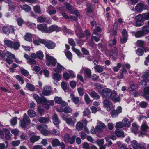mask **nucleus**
Returning a JSON list of instances; mask_svg holds the SVG:
<instances>
[{"label": "nucleus", "mask_w": 149, "mask_h": 149, "mask_svg": "<svg viewBox=\"0 0 149 149\" xmlns=\"http://www.w3.org/2000/svg\"><path fill=\"white\" fill-rule=\"evenodd\" d=\"M100 94L102 97L110 99L114 103L119 102L120 100L119 96H116L117 93L115 91H112L110 89L108 88L103 89Z\"/></svg>", "instance_id": "obj_1"}, {"label": "nucleus", "mask_w": 149, "mask_h": 149, "mask_svg": "<svg viewBox=\"0 0 149 149\" xmlns=\"http://www.w3.org/2000/svg\"><path fill=\"white\" fill-rule=\"evenodd\" d=\"M33 96L38 104H41L45 105L44 107L45 108L47 107V100L45 97L41 96L40 97L38 95L36 94H34Z\"/></svg>", "instance_id": "obj_2"}, {"label": "nucleus", "mask_w": 149, "mask_h": 149, "mask_svg": "<svg viewBox=\"0 0 149 149\" xmlns=\"http://www.w3.org/2000/svg\"><path fill=\"white\" fill-rule=\"evenodd\" d=\"M75 138L76 136L75 135H73L71 138H70L69 134L67 133L64 135L63 139L65 143H69L70 144H72L74 142Z\"/></svg>", "instance_id": "obj_3"}, {"label": "nucleus", "mask_w": 149, "mask_h": 149, "mask_svg": "<svg viewBox=\"0 0 149 149\" xmlns=\"http://www.w3.org/2000/svg\"><path fill=\"white\" fill-rule=\"evenodd\" d=\"M30 122L29 117L25 113L24 114L23 118L20 120V126L22 127L25 128L26 125H28Z\"/></svg>", "instance_id": "obj_4"}, {"label": "nucleus", "mask_w": 149, "mask_h": 149, "mask_svg": "<svg viewBox=\"0 0 149 149\" xmlns=\"http://www.w3.org/2000/svg\"><path fill=\"white\" fill-rule=\"evenodd\" d=\"M62 117L67 123L71 126H74V123L76 122L75 119L71 117H68L65 115H63Z\"/></svg>", "instance_id": "obj_5"}, {"label": "nucleus", "mask_w": 149, "mask_h": 149, "mask_svg": "<svg viewBox=\"0 0 149 149\" xmlns=\"http://www.w3.org/2000/svg\"><path fill=\"white\" fill-rule=\"evenodd\" d=\"M136 23L135 26L139 27L144 24V19L142 14H139L136 17Z\"/></svg>", "instance_id": "obj_6"}, {"label": "nucleus", "mask_w": 149, "mask_h": 149, "mask_svg": "<svg viewBox=\"0 0 149 149\" xmlns=\"http://www.w3.org/2000/svg\"><path fill=\"white\" fill-rule=\"evenodd\" d=\"M2 31L4 33L8 35L11 33H14L15 31L14 27L12 26H4L2 29Z\"/></svg>", "instance_id": "obj_7"}, {"label": "nucleus", "mask_w": 149, "mask_h": 149, "mask_svg": "<svg viewBox=\"0 0 149 149\" xmlns=\"http://www.w3.org/2000/svg\"><path fill=\"white\" fill-rule=\"evenodd\" d=\"M56 62V60L54 57L47 54V66H54Z\"/></svg>", "instance_id": "obj_8"}, {"label": "nucleus", "mask_w": 149, "mask_h": 149, "mask_svg": "<svg viewBox=\"0 0 149 149\" xmlns=\"http://www.w3.org/2000/svg\"><path fill=\"white\" fill-rule=\"evenodd\" d=\"M103 103L105 108L108 111L113 108V106L111 102L109 100L105 99L103 102Z\"/></svg>", "instance_id": "obj_9"}, {"label": "nucleus", "mask_w": 149, "mask_h": 149, "mask_svg": "<svg viewBox=\"0 0 149 149\" xmlns=\"http://www.w3.org/2000/svg\"><path fill=\"white\" fill-rule=\"evenodd\" d=\"M75 32L76 35L79 38H82L84 36L81 28L79 24L75 26Z\"/></svg>", "instance_id": "obj_10"}, {"label": "nucleus", "mask_w": 149, "mask_h": 149, "mask_svg": "<svg viewBox=\"0 0 149 149\" xmlns=\"http://www.w3.org/2000/svg\"><path fill=\"white\" fill-rule=\"evenodd\" d=\"M111 49L109 54L110 56H112L114 59H116L118 57V54L117 49L116 47L114 46Z\"/></svg>", "instance_id": "obj_11"}, {"label": "nucleus", "mask_w": 149, "mask_h": 149, "mask_svg": "<svg viewBox=\"0 0 149 149\" xmlns=\"http://www.w3.org/2000/svg\"><path fill=\"white\" fill-rule=\"evenodd\" d=\"M53 70L56 72L61 73L62 71H65V68L58 63H57L56 67L53 68Z\"/></svg>", "instance_id": "obj_12"}, {"label": "nucleus", "mask_w": 149, "mask_h": 149, "mask_svg": "<svg viewBox=\"0 0 149 149\" xmlns=\"http://www.w3.org/2000/svg\"><path fill=\"white\" fill-rule=\"evenodd\" d=\"M61 30V28L57 26L52 25L48 28V30H47V33H50L54 31L58 32Z\"/></svg>", "instance_id": "obj_13"}, {"label": "nucleus", "mask_w": 149, "mask_h": 149, "mask_svg": "<svg viewBox=\"0 0 149 149\" xmlns=\"http://www.w3.org/2000/svg\"><path fill=\"white\" fill-rule=\"evenodd\" d=\"M47 126L44 125H39L37 129L40 131L41 133L43 135H47Z\"/></svg>", "instance_id": "obj_14"}, {"label": "nucleus", "mask_w": 149, "mask_h": 149, "mask_svg": "<svg viewBox=\"0 0 149 149\" xmlns=\"http://www.w3.org/2000/svg\"><path fill=\"white\" fill-rule=\"evenodd\" d=\"M34 44L37 45H39L40 43L44 44L46 47H47V44H46V40H45L41 39L38 38L34 40L33 41Z\"/></svg>", "instance_id": "obj_15"}, {"label": "nucleus", "mask_w": 149, "mask_h": 149, "mask_svg": "<svg viewBox=\"0 0 149 149\" xmlns=\"http://www.w3.org/2000/svg\"><path fill=\"white\" fill-rule=\"evenodd\" d=\"M115 133L116 136L119 137L123 138L125 136L124 132L122 129H116L115 131Z\"/></svg>", "instance_id": "obj_16"}, {"label": "nucleus", "mask_w": 149, "mask_h": 149, "mask_svg": "<svg viewBox=\"0 0 149 149\" xmlns=\"http://www.w3.org/2000/svg\"><path fill=\"white\" fill-rule=\"evenodd\" d=\"M141 128L142 131L141 134L143 135H146L147 130L149 129V127L147 125V123L146 122L143 123L141 125Z\"/></svg>", "instance_id": "obj_17"}, {"label": "nucleus", "mask_w": 149, "mask_h": 149, "mask_svg": "<svg viewBox=\"0 0 149 149\" xmlns=\"http://www.w3.org/2000/svg\"><path fill=\"white\" fill-rule=\"evenodd\" d=\"M37 28L38 30L41 31L47 32V25L45 24L38 25Z\"/></svg>", "instance_id": "obj_18"}, {"label": "nucleus", "mask_w": 149, "mask_h": 149, "mask_svg": "<svg viewBox=\"0 0 149 149\" xmlns=\"http://www.w3.org/2000/svg\"><path fill=\"white\" fill-rule=\"evenodd\" d=\"M61 78L62 75L56 72L52 75V79L55 81H59L61 80Z\"/></svg>", "instance_id": "obj_19"}, {"label": "nucleus", "mask_w": 149, "mask_h": 149, "mask_svg": "<svg viewBox=\"0 0 149 149\" xmlns=\"http://www.w3.org/2000/svg\"><path fill=\"white\" fill-rule=\"evenodd\" d=\"M3 130L5 134V137L7 140H9L11 137L12 136L9 130L7 128L3 129Z\"/></svg>", "instance_id": "obj_20"}, {"label": "nucleus", "mask_w": 149, "mask_h": 149, "mask_svg": "<svg viewBox=\"0 0 149 149\" xmlns=\"http://www.w3.org/2000/svg\"><path fill=\"white\" fill-rule=\"evenodd\" d=\"M144 6V5L143 3H139L135 7V10L139 12H141L143 10Z\"/></svg>", "instance_id": "obj_21"}, {"label": "nucleus", "mask_w": 149, "mask_h": 149, "mask_svg": "<svg viewBox=\"0 0 149 149\" xmlns=\"http://www.w3.org/2000/svg\"><path fill=\"white\" fill-rule=\"evenodd\" d=\"M52 119L53 123L55 125H58L60 123L58 116L56 113L54 115Z\"/></svg>", "instance_id": "obj_22"}, {"label": "nucleus", "mask_w": 149, "mask_h": 149, "mask_svg": "<svg viewBox=\"0 0 149 149\" xmlns=\"http://www.w3.org/2000/svg\"><path fill=\"white\" fill-rule=\"evenodd\" d=\"M70 97L73 102L75 104H77L79 103L80 100L78 97L75 96L73 94H71Z\"/></svg>", "instance_id": "obj_23"}, {"label": "nucleus", "mask_w": 149, "mask_h": 149, "mask_svg": "<svg viewBox=\"0 0 149 149\" xmlns=\"http://www.w3.org/2000/svg\"><path fill=\"white\" fill-rule=\"evenodd\" d=\"M40 138L39 136L33 135L31 136L30 138V141L31 143H34L38 141Z\"/></svg>", "instance_id": "obj_24"}, {"label": "nucleus", "mask_w": 149, "mask_h": 149, "mask_svg": "<svg viewBox=\"0 0 149 149\" xmlns=\"http://www.w3.org/2000/svg\"><path fill=\"white\" fill-rule=\"evenodd\" d=\"M90 96L92 97L95 99L96 100H98L100 98L99 95L94 91H92L90 93H88Z\"/></svg>", "instance_id": "obj_25"}, {"label": "nucleus", "mask_w": 149, "mask_h": 149, "mask_svg": "<svg viewBox=\"0 0 149 149\" xmlns=\"http://www.w3.org/2000/svg\"><path fill=\"white\" fill-rule=\"evenodd\" d=\"M20 46V43L17 42H13L12 47L11 48L15 50H17L19 49Z\"/></svg>", "instance_id": "obj_26"}, {"label": "nucleus", "mask_w": 149, "mask_h": 149, "mask_svg": "<svg viewBox=\"0 0 149 149\" xmlns=\"http://www.w3.org/2000/svg\"><path fill=\"white\" fill-rule=\"evenodd\" d=\"M55 46L54 43L52 41L48 40H47V48L49 49H53Z\"/></svg>", "instance_id": "obj_27"}, {"label": "nucleus", "mask_w": 149, "mask_h": 149, "mask_svg": "<svg viewBox=\"0 0 149 149\" xmlns=\"http://www.w3.org/2000/svg\"><path fill=\"white\" fill-rule=\"evenodd\" d=\"M141 31L144 35L148 34L149 33V26L147 25L143 26Z\"/></svg>", "instance_id": "obj_28"}, {"label": "nucleus", "mask_w": 149, "mask_h": 149, "mask_svg": "<svg viewBox=\"0 0 149 149\" xmlns=\"http://www.w3.org/2000/svg\"><path fill=\"white\" fill-rule=\"evenodd\" d=\"M83 128V123L80 121L78 122L76 125V129L78 131H81L82 130Z\"/></svg>", "instance_id": "obj_29"}, {"label": "nucleus", "mask_w": 149, "mask_h": 149, "mask_svg": "<svg viewBox=\"0 0 149 149\" xmlns=\"http://www.w3.org/2000/svg\"><path fill=\"white\" fill-rule=\"evenodd\" d=\"M142 78L144 79H146L149 77V70H145L142 73Z\"/></svg>", "instance_id": "obj_30"}, {"label": "nucleus", "mask_w": 149, "mask_h": 149, "mask_svg": "<svg viewBox=\"0 0 149 149\" xmlns=\"http://www.w3.org/2000/svg\"><path fill=\"white\" fill-rule=\"evenodd\" d=\"M48 9L49 10L48 13L50 15H53L56 13V10L54 7L52 5H50L48 7Z\"/></svg>", "instance_id": "obj_31"}, {"label": "nucleus", "mask_w": 149, "mask_h": 149, "mask_svg": "<svg viewBox=\"0 0 149 149\" xmlns=\"http://www.w3.org/2000/svg\"><path fill=\"white\" fill-rule=\"evenodd\" d=\"M60 143V141L58 139L55 138L52 140V144L53 146L56 147L59 146Z\"/></svg>", "instance_id": "obj_32"}, {"label": "nucleus", "mask_w": 149, "mask_h": 149, "mask_svg": "<svg viewBox=\"0 0 149 149\" xmlns=\"http://www.w3.org/2000/svg\"><path fill=\"white\" fill-rule=\"evenodd\" d=\"M131 130L132 132L134 134H136L138 130V127L137 125L135 123L132 124Z\"/></svg>", "instance_id": "obj_33"}, {"label": "nucleus", "mask_w": 149, "mask_h": 149, "mask_svg": "<svg viewBox=\"0 0 149 149\" xmlns=\"http://www.w3.org/2000/svg\"><path fill=\"white\" fill-rule=\"evenodd\" d=\"M13 41L9 40H4V45L8 47L11 48L12 47V44L13 43Z\"/></svg>", "instance_id": "obj_34"}, {"label": "nucleus", "mask_w": 149, "mask_h": 149, "mask_svg": "<svg viewBox=\"0 0 149 149\" xmlns=\"http://www.w3.org/2000/svg\"><path fill=\"white\" fill-rule=\"evenodd\" d=\"M32 34L29 33H26L24 36L25 40L30 42L32 41Z\"/></svg>", "instance_id": "obj_35"}, {"label": "nucleus", "mask_w": 149, "mask_h": 149, "mask_svg": "<svg viewBox=\"0 0 149 149\" xmlns=\"http://www.w3.org/2000/svg\"><path fill=\"white\" fill-rule=\"evenodd\" d=\"M122 122L125 127H129L130 125V123L128 121V119L127 118H124L122 121Z\"/></svg>", "instance_id": "obj_36"}, {"label": "nucleus", "mask_w": 149, "mask_h": 149, "mask_svg": "<svg viewBox=\"0 0 149 149\" xmlns=\"http://www.w3.org/2000/svg\"><path fill=\"white\" fill-rule=\"evenodd\" d=\"M87 7V13L89 12H93L94 10V9L91 4L90 3H88L86 4Z\"/></svg>", "instance_id": "obj_37"}, {"label": "nucleus", "mask_w": 149, "mask_h": 149, "mask_svg": "<svg viewBox=\"0 0 149 149\" xmlns=\"http://www.w3.org/2000/svg\"><path fill=\"white\" fill-rule=\"evenodd\" d=\"M131 145L133 149H137L138 148V144L137 142L135 140H133L131 142Z\"/></svg>", "instance_id": "obj_38"}, {"label": "nucleus", "mask_w": 149, "mask_h": 149, "mask_svg": "<svg viewBox=\"0 0 149 149\" xmlns=\"http://www.w3.org/2000/svg\"><path fill=\"white\" fill-rule=\"evenodd\" d=\"M83 115L85 116H87L88 118H90V116L89 115L91 113L90 110L88 108L85 109L83 112Z\"/></svg>", "instance_id": "obj_39"}, {"label": "nucleus", "mask_w": 149, "mask_h": 149, "mask_svg": "<svg viewBox=\"0 0 149 149\" xmlns=\"http://www.w3.org/2000/svg\"><path fill=\"white\" fill-rule=\"evenodd\" d=\"M94 68L96 71L99 73H101L102 72L103 70V67L99 65L95 66L94 67Z\"/></svg>", "instance_id": "obj_40"}, {"label": "nucleus", "mask_w": 149, "mask_h": 149, "mask_svg": "<svg viewBox=\"0 0 149 149\" xmlns=\"http://www.w3.org/2000/svg\"><path fill=\"white\" fill-rule=\"evenodd\" d=\"M118 28V24H114L113 27L112 34L114 36H116L117 35V29Z\"/></svg>", "instance_id": "obj_41"}, {"label": "nucleus", "mask_w": 149, "mask_h": 149, "mask_svg": "<svg viewBox=\"0 0 149 149\" xmlns=\"http://www.w3.org/2000/svg\"><path fill=\"white\" fill-rule=\"evenodd\" d=\"M144 36V35L141 30L138 31L135 33V36L136 38H141Z\"/></svg>", "instance_id": "obj_42"}, {"label": "nucleus", "mask_w": 149, "mask_h": 149, "mask_svg": "<svg viewBox=\"0 0 149 149\" xmlns=\"http://www.w3.org/2000/svg\"><path fill=\"white\" fill-rule=\"evenodd\" d=\"M37 58L40 60H42L43 57L44 55L42 52L41 51H38L36 52Z\"/></svg>", "instance_id": "obj_43"}, {"label": "nucleus", "mask_w": 149, "mask_h": 149, "mask_svg": "<svg viewBox=\"0 0 149 149\" xmlns=\"http://www.w3.org/2000/svg\"><path fill=\"white\" fill-rule=\"evenodd\" d=\"M123 69L122 70V72L121 73L120 75V77L118 76V77L119 79H122L124 76V74H127V70L122 66Z\"/></svg>", "instance_id": "obj_44"}, {"label": "nucleus", "mask_w": 149, "mask_h": 149, "mask_svg": "<svg viewBox=\"0 0 149 149\" xmlns=\"http://www.w3.org/2000/svg\"><path fill=\"white\" fill-rule=\"evenodd\" d=\"M5 56H6L7 57H10L13 58H15V55L13 54L12 53L10 52L7 51L5 53Z\"/></svg>", "instance_id": "obj_45"}, {"label": "nucleus", "mask_w": 149, "mask_h": 149, "mask_svg": "<svg viewBox=\"0 0 149 149\" xmlns=\"http://www.w3.org/2000/svg\"><path fill=\"white\" fill-rule=\"evenodd\" d=\"M138 87V85L136 84H131L130 85V88H131V90H130V92H134L135 93L136 92L135 89L137 88Z\"/></svg>", "instance_id": "obj_46"}, {"label": "nucleus", "mask_w": 149, "mask_h": 149, "mask_svg": "<svg viewBox=\"0 0 149 149\" xmlns=\"http://www.w3.org/2000/svg\"><path fill=\"white\" fill-rule=\"evenodd\" d=\"M27 113L28 115L31 117H35L36 115L35 111L32 110H29L27 111Z\"/></svg>", "instance_id": "obj_47"}, {"label": "nucleus", "mask_w": 149, "mask_h": 149, "mask_svg": "<svg viewBox=\"0 0 149 149\" xmlns=\"http://www.w3.org/2000/svg\"><path fill=\"white\" fill-rule=\"evenodd\" d=\"M84 75L86 76L88 78H90L91 76V70L87 68L84 70Z\"/></svg>", "instance_id": "obj_48"}, {"label": "nucleus", "mask_w": 149, "mask_h": 149, "mask_svg": "<svg viewBox=\"0 0 149 149\" xmlns=\"http://www.w3.org/2000/svg\"><path fill=\"white\" fill-rule=\"evenodd\" d=\"M26 87L31 91H33L35 90L34 86L32 84L29 83H27L26 85Z\"/></svg>", "instance_id": "obj_49"}, {"label": "nucleus", "mask_w": 149, "mask_h": 149, "mask_svg": "<svg viewBox=\"0 0 149 149\" xmlns=\"http://www.w3.org/2000/svg\"><path fill=\"white\" fill-rule=\"evenodd\" d=\"M33 10L36 13L39 14H41V10L40 7L38 5H36L34 7Z\"/></svg>", "instance_id": "obj_50"}, {"label": "nucleus", "mask_w": 149, "mask_h": 149, "mask_svg": "<svg viewBox=\"0 0 149 149\" xmlns=\"http://www.w3.org/2000/svg\"><path fill=\"white\" fill-rule=\"evenodd\" d=\"M23 10L26 12H29L31 10V8L30 6L27 4H24L23 6Z\"/></svg>", "instance_id": "obj_51"}, {"label": "nucleus", "mask_w": 149, "mask_h": 149, "mask_svg": "<svg viewBox=\"0 0 149 149\" xmlns=\"http://www.w3.org/2000/svg\"><path fill=\"white\" fill-rule=\"evenodd\" d=\"M46 19L45 17H43L41 16H39L37 19V21L40 22H45Z\"/></svg>", "instance_id": "obj_52"}, {"label": "nucleus", "mask_w": 149, "mask_h": 149, "mask_svg": "<svg viewBox=\"0 0 149 149\" xmlns=\"http://www.w3.org/2000/svg\"><path fill=\"white\" fill-rule=\"evenodd\" d=\"M101 31V28L99 26H97L94 29L93 33L96 35H98V33L100 32Z\"/></svg>", "instance_id": "obj_53"}, {"label": "nucleus", "mask_w": 149, "mask_h": 149, "mask_svg": "<svg viewBox=\"0 0 149 149\" xmlns=\"http://www.w3.org/2000/svg\"><path fill=\"white\" fill-rule=\"evenodd\" d=\"M72 109L69 107H67L63 109V112L65 113H71L72 111Z\"/></svg>", "instance_id": "obj_54"}, {"label": "nucleus", "mask_w": 149, "mask_h": 149, "mask_svg": "<svg viewBox=\"0 0 149 149\" xmlns=\"http://www.w3.org/2000/svg\"><path fill=\"white\" fill-rule=\"evenodd\" d=\"M140 107L143 108H145L148 105L147 103L145 101H142L139 104Z\"/></svg>", "instance_id": "obj_55"}, {"label": "nucleus", "mask_w": 149, "mask_h": 149, "mask_svg": "<svg viewBox=\"0 0 149 149\" xmlns=\"http://www.w3.org/2000/svg\"><path fill=\"white\" fill-rule=\"evenodd\" d=\"M37 109L38 112L40 115H42L44 114L45 111L44 109L41 108L40 106H38Z\"/></svg>", "instance_id": "obj_56"}, {"label": "nucleus", "mask_w": 149, "mask_h": 149, "mask_svg": "<svg viewBox=\"0 0 149 149\" xmlns=\"http://www.w3.org/2000/svg\"><path fill=\"white\" fill-rule=\"evenodd\" d=\"M78 93L80 96H82L84 95V89L81 87L77 89Z\"/></svg>", "instance_id": "obj_57"}, {"label": "nucleus", "mask_w": 149, "mask_h": 149, "mask_svg": "<svg viewBox=\"0 0 149 149\" xmlns=\"http://www.w3.org/2000/svg\"><path fill=\"white\" fill-rule=\"evenodd\" d=\"M116 128H122L124 127L122 122H119L116 123Z\"/></svg>", "instance_id": "obj_58"}, {"label": "nucleus", "mask_w": 149, "mask_h": 149, "mask_svg": "<svg viewBox=\"0 0 149 149\" xmlns=\"http://www.w3.org/2000/svg\"><path fill=\"white\" fill-rule=\"evenodd\" d=\"M16 78L17 79L19 82H21L22 84H23L24 81L23 78L20 75H17L16 76Z\"/></svg>", "instance_id": "obj_59"}, {"label": "nucleus", "mask_w": 149, "mask_h": 149, "mask_svg": "<svg viewBox=\"0 0 149 149\" xmlns=\"http://www.w3.org/2000/svg\"><path fill=\"white\" fill-rule=\"evenodd\" d=\"M54 99L55 102L59 104L61 103V102L62 101V98L61 97H59L58 96L56 97Z\"/></svg>", "instance_id": "obj_60"}, {"label": "nucleus", "mask_w": 149, "mask_h": 149, "mask_svg": "<svg viewBox=\"0 0 149 149\" xmlns=\"http://www.w3.org/2000/svg\"><path fill=\"white\" fill-rule=\"evenodd\" d=\"M17 119L16 117H14L11 120L10 123L12 125L14 126L17 123Z\"/></svg>", "instance_id": "obj_61"}, {"label": "nucleus", "mask_w": 149, "mask_h": 149, "mask_svg": "<svg viewBox=\"0 0 149 149\" xmlns=\"http://www.w3.org/2000/svg\"><path fill=\"white\" fill-rule=\"evenodd\" d=\"M144 20H149V12H147L142 14Z\"/></svg>", "instance_id": "obj_62"}, {"label": "nucleus", "mask_w": 149, "mask_h": 149, "mask_svg": "<svg viewBox=\"0 0 149 149\" xmlns=\"http://www.w3.org/2000/svg\"><path fill=\"white\" fill-rule=\"evenodd\" d=\"M118 112L115 110H113L111 113V116L113 118H115L118 116Z\"/></svg>", "instance_id": "obj_63"}, {"label": "nucleus", "mask_w": 149, "mask_h": 149, "mask_svg": "<svg viewBox=\"0 0 149 149\" xmlns=\"http://www.w3.org/2000/svg\"><path fill=\"white\" fill-rule=\"evenodd\" d=\"M21 72L22 74L25 76H27L29 75V73L28 71L24 69H22Z\"/></svg>", "instance_id": "obj_64"}]
</instances>
